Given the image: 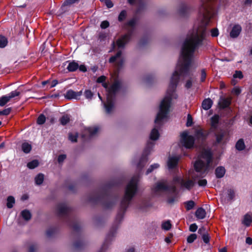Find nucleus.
<instances>
[{
  "label": "nucleus",
  "mask_w": 252,
  "mask_h": 252,
  "mask_svg": "<svg viewBox=\"0 0 252 252\" xmlns=\"http://www.w3.org/2000/svg\"><path fill=\"white\" fill-rule=\"evenodd\" d=\"M205 8L199 10V20L195 24L192 29L189 31L185 39L181 48V54L179 58L176 69L170 79L166 95L170 99V107L173 99L177 98L175 90L179 81L180 76L189 77L185 84V87L189 89L192 86L195 78L192 77L191 65L193 63L194 54L206 42L207 34L206 27L209 25L212 17L205 14Z\"/></svg>",
  "instance_id": "1"
},
{
  "label": "nucleus",
  "mask_w": 252,
  "mask_h": 252,
  "mask_svg": "<svg viewBox=\"0 0 252 252\" xmlns=\"http://www.w3.org/2000/svg\"><path fill=\"white\" fill-rule=\"evenodd\" d=\"M139 178V174L135 175L127 183L125 188V194L121 201L114 223L106 236L102 249L99 252H104V250L106 248L110 242L112 241L113 238L115 236L117 230L119 227V224L123 220L124 215L128 207L130 201L138 191Z\"/></svg>",
  "instance_id": "2"
},
{
  "label": "nucleus",
  "mask_w": 252,
  "mask_h": 252,
  "mask_svg": "<svg viewBox=\"0 0 252 252\" xmlns=\"http://www.w3.org/2000/svg\"><path fill=\"white\" fill-rule=\"evenodd\" d=\"M121 184L117 180H112L103 188L93 191L88 197V201L92 204L100 203L106 209L112 208L118 200V195L111 192V187Z\"/></svg>",
  "instance_id": "3"
},
{
  "label": "nucleus",
  "mask_w": 252,
  "mask_h": 252,
  "mask_svg": "<svg viewBox=\"0 0 252 252\" xmlns=\"http://www.w3.org/2000/svg\"><path fill=\"white\" fill-rule=\"evenodd\" d=\"M213 155L210 148H202L198 153L197 158L194 164V167L198 174L197 176L203 177L211 167Z\"/></svg>",
  "instance_id": "4"
},
{
  "label": "nucleus",
  "mask_w": 252,
  "mask_h": 252,
  "mask_svg": "<svg viewBox=\"0 0 252 252\" xmlns=\"http://www.w3.org/2000/svg\"><path fill=\"white\" fill-rule=\"evenodd\" d=\"M170 99L167 96L165 98H163L160 102L159 111L155 120L156 126L150 133V139L156 140L158 138L159 134L158 129L160 127L163 120L167 117L170 111Z\"/></svg>",
  "instance_id": "5"
},
{
  "label": "nucleus",
  "mask_w": 252,
  "mask_h": 252,
  "mask_svg": "<svg viewBox=\"0 0 252 252\" xmlns=\"http://www.w3.org/2000/svg\"><path fill=\"white\" fill-rule=\"evenodd\" d=\"M71 209L66 203H60L56 207V213L65 221L76 232H79L80 225L78 220L71 215Z\"/></svg>",
  "instance_id": "6"
},
{
  "label": "nucleus",
  "mask_w": 252,
  "mask_h": 252,
  "mask_svg": "<svg viewBox=\"0 0 252 252\" xmlns=\"http://www.w3.org/2000/svg\"><path fill=\"white\" fill-rule=\"evenodd\" d=\"M153 192L156 195H161L166 193L167 196V202L173 204L176 201L178 191L176 186L174 185L168 186L165 180L157 182L153 188Z\"/></svg>",
  "instance_id": "7"
},
{
  "label": "nucleus",
  "mask_w": 252,
  "mask_h": 252,
  "mask_svg": "<svg viewBox=\"0 0 252 252\" xmlns=\"http://www.w3.org/2000/svg\"><path fill=\"white\" fill-rule=\"evenodd\" d=\"M102 86L107 90V101L104 104L105 112L110 114L114 108L116 95L121 87V83L119 80H115L109 88L105 83L102 84Z\"/></svg>",
  "instance_id": "8"
},
{
  "label": "nucleus",
  "mask_w": 252,
  "mask_h": 252,
  "mask_svg": "<svg viewBox=\"0 0 252 252\" xmlns=\"http://www.w3.org/2000/svg\"><path fill=\"white\" fill-rule=\"evenodd\" d=\"M137 21L136 18L133 17L124 23L123 28L127 31V33L117 40V45L119 48H124L126 44L130 40L134 32Z\"/></svg>",
  "instance_id": "9"
},
{
  "label": "nucleus",
  "mask_w": 252,
  "mask_h": 252,
  "mask_svg": "<svg viewBox=\"0 0 252 252\" xmlns=\"http://www.w3.org/2000/svg\"><path fill=\"white\" fill-rule=\"evenodd\" d=\"M154 145L155 143L154 142L149 141L147 142V145L144 150L143 154L139 159L138 163L137 164V169L139 171L142 169L147 162L148 159L147 157L152 150Z\"/></svg>",
  "instance_id": "10"
},
{
  "label": "nucleus",
  "mask_w": 252,
  "mask_h": 252,
  "mask_svg": "<svg viewBox=\"0 0 252 252\" xmlns=\"http://www.w3.org/2000/svg\"><path fill=\"white\" fill-rule=\"evenodd\" d=\"M217 0H201V6L199 9L205 8L206 10L204 13L213 17L216 14V3Z\"/></svg>",
  "instance_id": "11"
},
{
  "label": "nucleus",
  "mask_w": 252,
  "mask_h": 252,
  "mask_svg": "<svg viewBox=\"0 0 252 252\" xmlns=\"http://www.w3.org/2000/svg\"><path fill=\"white\" fill-rule=\"evenodd\" d=\"M193 8L192 6L186 2H181L178 6L177 14L181 18H187L190 14Z\"/></svg>",
  "instance_id": "12"
},
{
  "label": "nucleus",
  "mask_w": 252,
  "mask_h": 252,
  "mask_svg": "<svg viewBox=\"0 0 252 252\" xmlns=\"http://www.w3.org/2000/svg\"><path fill=\"white\" fill-rule=\"evenodd\" d=\"M215 135L216 137L215 145H223L226 143L228 140V133L225 130L220 129L217 130L215 132Z\"/></svg>",
  "instance_id": "13"
},
{
  "label": "nucleus",
  "mask_w": 252,
  "mask_h": 252,
  "mask_svg": "<svg viewBox=\"0 0 252 252\" xmlns=\"http://www.w3.org/2000/svg\"><path fill=\"white\" fill-rule=\"evenodd\" d=\"M122 51H119L115 55L112 56L109 60V63H115V66L118 71L122 68L125 62V58L122 56Z\"/></svg>",
  "instance_id": "14"
},
{
  "label": "nucleus",
  "mask_w": 252,
  "mask_h": 252,
  "mask_svg": "<svg viewBox=\"0 0 252 252\" xmlns=\"http://www.w3.org/2000/svg\"><path fill=\"white\" fill-rule=\"evenodd\" d=\"M181 143L185 148L190 149L193 146L194 138L192 135H189L187 132L184 131L181 134Z\"/></svg>",
  "instance_id": "15"
},
{
  "label": "nucleus",
  "mask_w": 252,
  "mask_h": 252,
  "mask_svg": "<svg viewBox=\"0 0 252 252\" xmlns=\"http://www.w3.org/2000/svg\"><path fill=\"white\" fill-rule=\"evenodd\" d=\"M173 181L174 184H179L181 188H185L188 190L190 189L194 185V183L192 180L189 179L185 180L180 176L174 177Z\"/></svg>",
  "instance_id": "16"
},
{
  "label": "nucleus",
  "mask_w": 252,
  "mask_h": 252,
  "mask_svg": "<svg viewBox=\"0 0 252 252\" xmlns=\"http://www.w3.org/2000/svg\"><path fill=\"white\" fill-rule=\"evenodd\" d=\"M99 128L97 126L86 128L82 134V137L85 139H91L96 134Z\"/></svg>",
  "instance_id": "17"
},
{
  "label": "nucleus",
  "mask_w": 252,
  "mask_h": 252,
  "mask_svg": "<svg viewBox=\"0 0 252 252\" xmlns=\"http://www.w3.org/2000/svg\"><path fill=\"white\" fill-rule=\"evenodd\" d=\"M144 0H127V2L131 5H137V8L136 10V13H139L145 8L146 5L144 2Z\"/></svg>",
  "instance_id": "18"
},
{
  "label": "nucleus",
  "mask_w": 252,
  "mask_h": 252,
  "mask_svg": "<svg viewBox=\"0 0 252 252\" xmlns=\"http://www.w3.org/2000/svg\"><path fill=\"white\" fill-rule=\"evenodd\" d=\"M231 103V100L230 98L221 97L219 102V105L220 109L228 108L229 111H231V108L229 107Z\"/></svg>",
  "instance_id": "19"
},
{
  "label": "nucleus",
  "mask_w": 252,
  "mask_h": 252,
  "mask_svg": "<svg viewBox=\"0 0 252 252\" xmlns=\"http://www.w3.org/2000/svg\"><path fill=\"white\" fill-rule=\"evenodd\" d=\"M81 94L82 91L76 92L72 90H69L66 93L65 97L68 99H77Z\"/></svg>",
  "instance_id": "20"
},
{
  "label": "nucleus",
  "mask_w": 252,
  "mask_h": 252,
  "mask_svg": "<svg viewBox=\"0 0 252 252\" xmlns=\"http://www.w3.org/2000/svg\"><path fill=\"white\" fill-rule=\"evenodd\" d=\"M179 161V158L177 157H169L167 161V166L169 169L175 168L177 167Z\"/></svg>",
  "instance_id": "21"
},
{
  "label": "nucleus",
  "mask_w": 252,
  "mask_h": 252,
  "mask_svg": "<svg viewBox=\"0 0 252 252\" xmlns=\"http://www.w3.org/2000/svg\"><path fill=\"white\" fill-rule=\"evenodd\" d=\"M242 31L241 26L239 25H235L233 26L230 33V36L232 38H236L240 34Z\"/></svg>",
  "instance_id": "22"
},
{
  "label": "nucleus",
  "mask_w": 252,
  "mask_h": 252,
  "mask_svg": "<svg viewBox=\"0 0 252 252\" xmlns=\"http://www.w3.org/2000/svg\"><path fill=\"white\" fill-rule=\"evenodd\" d=\"M79 0H66L61 7V13H64L67 11L66 6H70L74 3H78Z\"/></svg>",
  "instance_id": "23"
},
{
  "label": "nucleus",
  "mask_w": 252,
  "mask_h": 252,
  "mask_svg": "<svg viewBox=\"0 0 252 252\" xmlns=\"http://www.w3.org/2000/svg\"><path fill=\"white\" fill-rule=\"evenodd\" d=\"M207 136V134L206 131H203L202 129L197 130L195 133V137L199 140L201 141H204Z\"/></svg>",
  "instance_id": "24"
},
{
  "label": "nucleus",
  "mask_w": 252,
  "mask_h": 252,
  "mask_svg": "<svg viewBox=\"0 0 252 252\" xmlns=\"http://www.w3.org/2000/svg\"><path fill=\"white\" fill-rule=\"evenodd\" d=\"M225 173V169L223 166H219L215 170V175L217 178H222Z\"/></svg>",
  "instance_id": "25"
},
{
  "label": "nucleus",
  "mask_w": 252,
  "mask_h": 252,
  "mask_svg": "<svg viewBox=\"0 0 252 252\" xmlns=\"http://www.w3.org/2000/svg\"><path fill=\"white\" fill-rule=\"evenodd\" d=\"M213 105L212 100L208 98L205 99L202 103V107L205 110H209Z\"/></svg>",
  "instance_id": "26"
},
{
  "label": "nucleus",
  "mask_w": 252,
  "mask_h": 252,
  "mask_svg": "<svg viewBox=\"0 0 252 252\" xmlns=\"http://www.w3.org/2000/svg\"><path fill=\"white\" fill-rule=\"evenodd\" d=\"M195 216L198 219H203L206 217V211L202 208H199L195 212Z\"/></svg>",
  "instance_id": "27"
},
{
  "label": "nucleus",
  "mask_w": 252,
  "mask_h": 252,
  "mask_svg": "<svg viewBox=\"0 0 252 252\" xmlns=\"http://www.w3.org/2000/svg\"><path fill=\"white\" fill-rule=\"evenodd\" d=\"M220 116L218 115H215L211 119V124L212 128L216 129L217 127L219 122Z\"/></svg>",
  "instance_id": "28"
},
{
  "label": "nucleus",
  "mask_w": 252,
  "mask_h": 252,
  "mask_svg": "<svg viewBox=\"0 0 252 252\" xmlns=\"http://www.w3.org/2000/svg\"><path fill=\"white\" fill-rule=\"evenodd\" d=\"M252 222V218L249 214H246L244 216L242 221V223L246 226H249Z\"/></svg>",
  "instance_id": "29"
},
{
  "label": "nucleus",
  "mask_w": 252,
  "mask_h": 252,
  "mask_svg": "<svg viewBox=\"0 0 252 252\" xmlns=\"http://www.w3.org/2000/svg\"><path fill=\"white\" fill-rule=\"evenodd\" d=\"M79 67L78 63L73 61L69 63L67 69L70 72H73L76 71Z\"/></svg>",
  "instance_id": "30"
},
{
  "label": "nucleus",
  "mask_w": 252,
  "mask_h": 252,
  "mask_svg": "<svg viewBox=\"0 0 252 252\" xmlns=\"http://www.w3.org/2000/svg\"><path fill=\"white\" fill-rule=\"evenodd\" d=\"M44 179V175L42 173L38 174L34 178L35 183L36 185H41Z\"/></svg>",
  "instance_id": "31"
},
{
  "label": "nucleus",
  "mask_w": 252,
  "mask_h": 252,
  "mask_svg": "<svg viewBox=\"0 0 252 252\" xmlns=\"http://www.w3.org/2000/svg\"><path fill=\"white\" fill-rule=\"evenodd\" d=\"M22 150L25 154L29 153L32 150V145L27 142L22 144Z\"/></svg>",
  "instance_id": "32"
},
{
  "label": "nucleus",
  "mask_w": 252,
  "mask_h": 252,
  "mask_svg": "<svg viewBox=\"0 0 252 252\" xmlns=\"http://www.w3.org/2000/svg\"><path fill=\"white\" fill-rule=\"evenodd\" d=\"M236 149L238 151H242L245 148V145L244 143V140L243 139H240L236 143L235 145Z\"/></svg>",
  "instance_id": "33"
},
{
  "label": "nucleus",
  "mask_w": 252,
  "mask_h": 252,
  "mask_svg": "<svg viewBox=\"0 0 252 252\" xmlns=\"http://www.w3.org/2000/svg\"><path fill=\"white\" fill-rule=\"evenodd\" d=\"M21 215L23 219L27 221L29 220L32 217L31 212L28 210H24L22 211L21 212Z\"/></svg>",
  "instance_id": "34"
},
{
  "label": "nucleus",
  "mask_w": 252,
  "mask_h": 252,
  "mask_svg": "<svg viewBox=\"0 0 252 252\" xmlns=\"http://www.w3.org/2000/svg\"><path fill=\"white\" fill-rule=\"evenodd\" d=\"M39 165V162L37 160H33L27 163V167L31 169H32Z\"/></svg>",
  "instance_id": "35"
},
{
  "label": "nucleus",
  "mask_w": 252,
  "mask_h": 252,
  "mask_svg": "<svg viewBox=\"0 0 252 252\" xmlns=\"http://www.w3.org/2000/svg\"><path fill=\"white\" fill-rule=\"evenodd\" d=\"M127 13L126 10H122L119 14L118 20L119 22H121L124 21L127 17Z\"/></svg>",
  "instance_id": "36"
},
{
  "label": "nucleus",
  "mask_w": 252,
  "mask_h": 252,
  "mask_svg": "<svg viewBox=\"0 0 252 252\" xmlns=\"http://www.w3.org/2000/svg\"><path fill=\"white\" fill-rule=\"evenodd\" d=\"M15 203V199L14 197L9 196L7 199V204L6 206L8 208H11L13 207V204Z\"/></svg>",
  "instance_id": "37"
},
{
  "label": "nucleus",
  "mask_w": 252,
  "mask_h": 252,
  "mask_svg": "<svg viewBox=\"0 0 252 252\" xmlns=\"http://www.w3.org/2000/svg\"><path fill=\"white\" fill-rule=\"evenodd\" d=\"M7 43V39L5 36L0 35V48L5 47Z\"/></svg>",
  "instance_id": "38"
},
{
  "label": "nucleus",
  "mask_w": 252,
  "mask_h": 252,
  "mask_svg": "<svg viewBox=\"0 0 252 252\" xmlns=\"http://www.w3.org/2000/svg\"><path fill=\"white\" fill-rule=\"evenodd\" d=\"M84 245L85 243L80 240L75 242L73 244L74 248L77 250L81 249Z\"/></svg>",
  "instance_id": "39"
},
{
  "label": "nucleus",
  "mask_w": 252,
  "mask_h": 252,
  "mask_svg": "<svg viewBox=\"0 0 252 252\" xmlns=\"http://www.w3.org/2000/svg\"><path fill=\"white\" fill-rule=\"evenodd\" d=\"M186 210L189 211L193 209L195 206V203L192 200H189L185 202Z\"/></svg>",
  "instance_id": "40"
},
{
  "label": "nucleus",
  "mask_w": 252,
  "mask_h": 252,
  "mask_svg": "<svg viewBox=\"0 0 252 252\" xmlns=\"http://www.w3.org/2000/svg\"><path fill=\"white\" fill-rule=\"evenodd\" d=\"M159 167V165L158 163H154L151 165L149 168L147 170L146 174L148 175L152 173L154 170L158 168Z\"/></svg>",
  "instance_id": "41"
},
{
  "label": "nucleus",
  "mask_w": 252,
  "mask_h": 252,
  "mask_svg": "<svg viewBox=\"0 0 252 252\" xmlns=\"http://www.w3.org/2000/svg\"><path fill=\"white\" fill-rule=\"evenodd\" d=\"M10 101L7 95H3L0 97V106H3Z\"/></svg>",
  "instance_id": "42"
},
{
  "label": "nucleus",
  "mask_w": 252,
  "mask_h": 252,
  "mask_svg": "<svg viewBox=\"0 0 252 252\" xmlns=\"http://www.w3.org/2000/svg\"><path fill=\"white\" fill-rule=\"evenodd\" d=\"M69 120V117L67 115H63L60 120L61 124L63 126L67 124Z\"/></svg>",
  "instance_id": "43"
},
{
  "label": "nucleus",
  "mask_w": 252,
  "mask_h": 252,
  "mask_svg": "<svg viewBox=\"0 0 252 252\" xmlns=\"http://www.w3.org/2000/svg\"><path fill=\"white\" fill-rule=\"evenodd\" d=\"M154 78L153 76L149 75L147 76L144 78V81L147 85H150L151 84L152 81H154Z\"/></svg>",
  "instance_id": "44"
},
{
  "label": "nucleus",
  "mask_w": 252,
  "mask_h": 252,
  "mask_svg": "<svg viewBox=\"0 0 252 252\" xmlns=\"http://www.w3.org/2000/svg\"><path fill=\"white\" fill-rule=\"evenodd\" d=\"M171 227V224L169 220L166 221L162 224V228L165 230H169Z\"/></svg>",
  "instance_id": "45"
},
{
  "label": "nucleus",
  "mask_w": 252,
  "mask_h": 252,
  "mask_svg": "<svg viewBox=\"0 0 252 252\" xmlns=\"http://www.w3.org/2000/svg\"><path fill=\"white\" fill-rule=\"evenodd\" d=\"M197 238V235L196 234H191L187 238V242L188 243H192Z\"/></svg>",
  "instance_id": "46"
},
{
  "label": "nucleus",
  "mask_w": 252,
  "mask_h": 252,
  "mask_svg": "<svg viewBox=\"0 0 252 252\" xmlns=\"http://www.w3.org/2000/svg\"><path fill=\"white\" fill-rule=\"evenodd\" d=\"M46 120L45 116L43 114H40L37 119V123L38 125L43 124Z\"/></svg>",
  "instance_id": "47"
},
{
  "label": "nucleus",
  "mask_w": 252,
  "mask_h": 252,
  "mask_svg": "<svg viewBox=\"0 0 252 252\" xmlns=\"http://www.w3.org/2000/svg\"><path fill=\"white\" fill-rule=\"evenodd\" d=\"M228 197L229 199L232 200L235 197V192L233 189H229L227 190Z\"/></svg>",
  "instance_id": "48"
},
{
  "label": "nucleus",
  "mask_w": 252,
  "mask_h": 252,
  "mask_svg": "<svg viewBox=\"0 0 252 252\" xmlns=\"http://www.w3.org/2000/svg\"><path fill=\"white\" fill-rule=\"evenodd\" d=\"M20 93L19 92H17L16 91L11 92L8 95H7L9 98V99L10 100L11 98L15 97V96H17L20 94Z\"/></svg>",
  "instance_id": "49"
},
{
  "label": "nucleus",
  "mask_w": 252,
  "mask_h": 252,
  "mask_svg": "<svg viewBox=\"0 0 252 252\" xmlns=\"http://www.w3.org/2000/svg\"><path fill=\"white\" fill-rule=\"evenodd\" d=\"M11 111V108H7L6 109H4V110L2 111H0V115H4L7 116L9 115Z\"/></svg>",
  "instance_id": "50"
},
{
  "label": "nucleus",
  "mask_w": 252,
  "mask_h": 252,
  "mask_svg": "<svg viewBox=\"0 0 252 252\" xmlns=\"http://www.w3.org/2000/svg\"><path fill=\"white\" fill-rule=\"evenodd\" d=\"M56 229L54 228H50L46 231V235L50 237L55 233Z\"/></svg>",
  "instance_id": "51"
},
{
  "label": "nucleus",
  "mask_w": 252,
  "mask_h": 252,
  "mask_svg": "<svg viewBox=\"0 0 252 252\" xmlns=\"http://www.w3.org/2000/svg\"><path fill=\"white\" fill-rule=\"evenodd\" d=\"M77 137H78V135L77 134L73 135L71 133H69V135H68L69 140H70L72 142H77Z\"/></svg>",
  "instance_id": "52"
},
{
  "label": "nucleus",
  "mask_w": 252,
  "mask_h": 252,
  "mask_svg": "<svg viewBox=\"0 0 252 252\" xmlns=\"http://www.w3.org/2000/svg\"><path fill=\"white\" fill-rule=\"evenodd\" d=\"M210 238V237L208 233L202 235V239L203 242L206 244H208L209 243Z\"/></svg>",
  "instance_id": "53"
},
{
  "label": "nucleus",
  "mask_w": 252,
  "mask_h": 252,
  "mask_svg": "<svg viewBox=\"0 0 252 252\" xmlns=\"http://www.w3.org/2000/svg\"><path fill=\"white\" fill-rule=\"evenodd\" d=\"M233 77L235 78H239L242 79L243 77V75L242 74V71H235V73L233 75Z\"/></svg>",
  "instance_id": "54"
},
{
  "label": "nucleus",
  "mask_w": 252,
  "mask_h": 252,
  "mask_svg": "<svg viewBox=\"0 0 252 252\" xmlns=\"http://www.w3.org/2000/svg\"><path fill=\"white\" fill-rule=\"evenodd\" d=\"M219 33V30L217 28H214L211 30V34L212 37H217Z\"/></svg>",
  "instance_id": "55"
},
{
  "label": "nucleus",
  "mask_w": 252,
  "mask_h": 252,
  "mask_svg": "<svg viewBox=\"0 0 252 252\" xmlns=\"http://www.w3.org/2000/svg\"><path fill=\"white\" fill-rule=\"evenodd\" d=\"M84 95L86 98L91 99L93 96V94L90 90H86L84 93Z\"/></svg>",
  "instance_id": "56"
},
{
  "label": "nucleus",
  "mask_w": 252,
  "mask_h": 252,
  "mask_svg": "<svg viewBox=\"0 0 252 252\" xmlns=\"http://www.w3.org/2000/svg\"><path fill=\"white\" fill-rule=\"evenodd\" d=\"M192 124V119L190 114L188 115L186 125L187 126H190Z\"/></svg>",
  "instance_id": "57"
},
{
  "label": "nucleus",
  "mask_w": 252,
  "mask_h": 252,
  "mask_svg": "<svg viewBox=\"0 0 252 252\" xmlns=\"http://www.w3.org/2000/svg\"><path fill=\"white\" fill-rule=\"evenodd\" d=\"M206 77V73L205 70L204 69H203L201 71V78L200 80L201 82H204L205 80Z\"/></svg>",
  "instance_id": "58"
},
{
  "label": "nucleus",
  "mask_w": 252,
  "mask_h": 252,
  "mask_svg": "<svg viewBox=\"0 0 252 252\" xmlns=\"http://www.w3.org/2000/svg\"><path fill=\"white\" fill-rule=\"evenodd\" d=\"M198 226L196 223L191 224L189 227V230L191 232H195L197 229Z\"/></svg>",
  "instance_id": "59"
},
{
  "label": "nucleus",
  "mask_w": 252,
  "mask_h": 252,
  "mask_svg": "<svg viewBox=\"0 0 252 252\" xmlns=\"http://www.w3.org/2000/svg\"><path fill=\"white\" fill-rule=\"evenodd\" d=\"M207 233L206 229L205 227L202 226L198 230V233L203 235V234H205Z\"/></svg>",
  "instance_id": "60"
},
{
  "label": "nucleus",
  "mask_w": 252,
  "mask_h": 252,
  "mask_svg": "<svg viewBox=\"0 0 252 252\" xmlns=\"http://www.w3.org/2000/svg\"><path fill=\"white\" fill-rule=\"evenodd\" d=\"M109 26V23L107 21H103L101 22L100 24V27L103 29L108 28Z\"/></svg>",
  "instance_id": "61"
},
{
  "label": "nucleus",
  "mask_w": 252,
  "mask_h": 252,
  "mask_svg": "<svg viewBox=\"0 0 252 252\" xmlns=\"http://www.w3.org/2000/svg\"><path fill=\"white\" fill-rule=\"evenodd\" d=\"M207 183V180L206 179H202L200 180L198 182V185L200 187H205L206 186Z\"/></svg>",
  "instance_id": "62"
},
{
  "label": "nucleus",
  "mask_w": 252,
  "mask_h": 252,
  "mask_svg": "<svg viewBox=\"0 0 252 252\" xmlns=\"http://www.w3.org/2000/svg\"><path fill=\"white\" fill-rule=\"evenodd\" d=\"M66 156L65 155H60L58 158V161L59 163H62L66 158Z\"/></svg>",
  "instance_id": "63"
},
{
  "label": "nucleus",
  "mask_w": 252,
  "mask_h": 252,
  "mask_svg": "<svg viewBox=\"0 0 252 252\" xmlns=\"http://www.w3.org/2000/svg\"><path fill=\"white\" fill-rule=\"evenodd\" d=\"M37 249V246L34 245L30 246L29 249V252H35Z\"/></svg>",
  "instance_id": "64"
}]
</instances>
